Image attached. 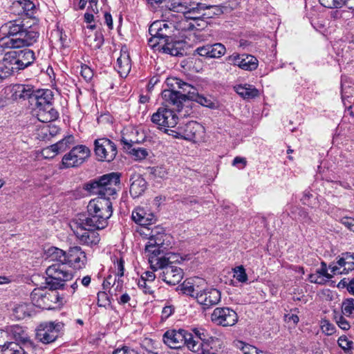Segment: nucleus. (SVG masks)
Wrapping results in <instances>:
<instances>
[{
	"mask_svg": "<svg viewBox=\"0 0 354 354\" xmlns=\"http://www.w3.org/2000/svg\"><path fill=\"white\" fill-rule=\"evenodd\" d=\"M120 183V175L110 173L89 181L85 185V189L98 196L89 201L87 205L88 216H83L79 219L90 227L104 229L107 226L108 219L113 213L111 197L116 194L115 187Z\"/></svg>",
	"mask_w": 354,
	"mask_h": 354,
	"instance_id": "f257e3e1",
	"label": "nucleus"
},
{
	"mask_svg": "<svg viewBox=\"0 0 354 354\" xmlns=\"http://www.w3.org/2000/svg\"><path fill=\"white\" fill-rule=\"evenodd\" d=\"M1 29L7 37L0 39V66L6 59V48H20L35 44L39 32L30 26H26L21 20H14L5 24Z\"/></svg>",
	"mask_w": 354,
	"mask_h": 354,
	"instance_id": "f03ea898",
	"label": "nucleus"
},
{
	"mask_svg": "<svg viewBox=\"0 0 354 354\" xmlns=\"http://www.w3.org/2000/svg\"><path fill=\"white\" fill-rule=\"evenodd\" d=\"M167 84L170 88L162 92V99L169 104L175 106L178 112L181 111L183 104L187 100L195 101L207 107L212 104L209 99L198 94L196 88L179 78H167Z\"/></svg>",
	"mask_w": 354,
	"mask_h": 354,
	"instance_id": "7ed1b4c3",
	"label": "nucleus"
},
{
	"mask_svg": "<svg viewBox=\"0 0 354 354\" xmlns=\"http://www.w3.org/2000/svg\"><path fill=\"white\" fill-rule=\"evenodd\" d=\"M46 260L53 263L46 270V284L50 289L64 288L65 282L72 279L73 274L67 269V252L56 247H50L46 250Z\"/></svg>",
	"mask_w": 354,
	"mask_h": 354,
	"instance_id": "20e7f679",
	"label": "nucleus"
},
{
	"mask_svg": "<svg viewBox=\"0 0 354 354\" xmlns=\"http://www.w3.org/2000/svg\"><path fill=\"white\" fill-rule=\"evenodd\" d=\"M140 234L149 236L145 245V252L149 253V256H159L171 247L173 238L170 234L165 233L162 227L156 226L151 230L149 234L145 232H140Z\"/></svg>",
	"mask_w": 354,
	"mask_h": 354,
	"instance_id": "39448f33",
	"label": "nucleus"
},
{
	"mask_svg": "<svg viewBox=\"0 0 354 354\" xmlns=\"http://www.w3.org/2000/svg\"><path fill=\"white\" fill-rule=\"evenodd\" d=\"M176 26L172 22L156 21L149 28L151 37L148 39L149 45L155 48L162 41L170 39L174 35Z\"/></svg>",
	"mask_w": 354,
	"mask_h": 354,
	"instance_id": "423d86ee",
	"label": "nucleus"
},
{
	"mask_svg": "<svg viewBox=\"0 0 354 354\" xmlns=\"http://www.w3.org/2000/svg\"><path fill=\"white\" fill-rule=\"evenodd\" d=\"M64 326L57 321L41 323L36 329V338L43 344L52 343L57 339Z\"/></svg>",
	"mask_w": 354,
	"mask_h": 354,
	"instance_id": "0eeeda50",
	"label": "nucleus"
},
{
	"mask_svg": "<svg viewBox=\"0 0 354 354\" xmlns=\"http://www.w3.org/2000/svg\"><path fill=\"white\" fill-rule=\"evenodd\" d=\"M94 152L98 161L111 162L118 154V148L110 139L101 138L94 141Z\"/></svg>",
	"mask_w": 354,
	"mask_h": 354,
	"instance_id": "6e6552de",
	"label": "nucleus"
},
{
	"mask_svg": "<svg viewBox=\"0 0 354 354\" xmlns=\"http://www.w3.org/2000/svg\"><path fill=\"white\" fill-rule=\"evenodd\" d=\"M90 155L91 151L86 146L80 145L73 147L68 153L63 156L61 168L77 167L82 165Z\"/></svg>",
	"mask_w": 354,
	"mask_h": 354,
	"instance_id": "1a4fd4ad",
	"label": "nucleus"
},
{
	"mask_svg": "<svg viewBox=\"0 0 354 354\" xmlns=\"http://www.w3.org/2000/svg\"><path fill=\"white\" fill-rule=\"evenodd\" d=\"M15 342H7L2 346V354H29V351L33 348V343L26 334H15Z\"/></svg>",
	"mask_w": 354,
	"mask_h": 354,
	"instance_id": "9d476101",
	"label": "nucleus"
},
{
	"mask_svg": "<svg viewBox=\"0 0 354 354\" xmlns=\"http://www.w3.org/2000/svg\"><path fill=\"white\" fill-rule=\"evenodd\" d=\"M165 106L158 109L157 111L151 115V122L158 126V129H164L168 132L166 128H173L178 124V117L173 110Z\"/></svg>",
	"mask_w": 354,
	"mask_h": 354,
	"instance_id": "9b49d317",
	"label": "nucleus"
},
{
	"mask_svg": "<svg viewBox=\"0 0 354 354\" xmlns=\"http://www.w3.org/2000/svg\"><path fill=\"white\" fill-rule=\"evenodd\" d=\"M84 221L77 219L75 222L76 229L74 233L80 242L88 246L96 245L100 241L99 234L95 231L97 227H90L84 223Z\"/></svg>",
	"mask_w": 354,
	"mask_h": 354,
	"instance_id": "f8f14e48",
	"label": "nucleus"
},
{
	"mask_svg": "<svg viewBox=\"0 0 354 354\" xmlns=\"http://www.w3.org/2000/svg\"><path fill=\"white\" fill-rule=\"evenodd\" d=\"M212 321L222 326H232L238 322L236 313L227 307L216 308L212 315Z\"/></svg>",
	"mask_w": 354,
	"mask_h": 354,
	"instance_id": "ddd939ff",
	"label": "nucleus"
},
{
	"mask_svg": "<svg viewBox=\"0 0 354 354\" xmlns=\"http://www.w3.org/2000/svg\"><path fill=\"white\" fill-rule=\"evenodd\" d=\"M336 263L332 262L328 268L333 274H347L354 270V253L346 252L337 258Z\"/></svg>",
	"mask_w": 354,
	"mask_h": 354,
	"instance_id": "4468645a",
	"label": "nucleus"
},
{
	"mask_svg": "<svg viewBox=\"0 0 354 354\" xmlns=\"http://www.w3.org/2000/svg\"><path fill=\"white\" fill-rule=\"evenodd\" d=\"M151 268L154 269V270L160 269L162 272L160 277H161L162 281L166 283L171 286L178 284L183 277L184 272L183 269L177 266H151Z\"/></svg>",
	"mask_w": 354,
	"mask_h": 354,
	"instance_id": "2eb2a0df",
	"label": "nucleus"
},
{
	"mask_svg": "<svg viewBox=\"0 0 354 354\" xmlns=\"http://www.w3.org/2000/svg\"><path fill=\"white\" fill-rule=\"evenodd\" d=\"M221 292L216 288H206L200 290V292L196 295L197 302L203 306L204 309L216 305L221 301Z\"/></svg>",
	"mask_w": 354,
	"mask_h": 354,
	"instance_id": "dca6fc26",
	"label": "nucleus"
},
{
	"mask_svg": "<svg viewBox=\"0 0 354 354\" xmlns=\"http://www.w3.org/2000/svg\"><path fill=\"white\" fill-rule=\"evenodd\" d=\"M204 8V3L187 1L186 0H174L169 9L176 12H183L188 16L200 14V9Z\"/></svg>",
	"mask_w": 354,
	"mask_h": 354,
	"instance_id": "f3484780",
	"label": "nucleus"
},
{
	"mask_svg": "<svg viewBox=\"0 0 354 354\" xmlns=\"http://www.w3.org/2000/svg\"><path fill=\"white\" fill-rule=\"evenodd\" d=\"M204 133L203 127L197 122L190 121L180 127L178 133L185 140L197 142Z\"/></svg>",
	"mask_w": 354,
	"mask_h": 354,
	"instance_id": "a211bd4d",
	"label": "nucleus"
},
{
	"mask_svg": "<svg viewBox=\"0 0 354 354\" xmlns=\"http://www.w3.org/2000/svg\"><path fill=\"white\" fill-rule=\"evenodd\" d=\"M52 295L46 289L35 288L30 294L32 306L41 309H50L53 305Z\"/></svg>",
	"mask_w": 354,
	"mask_h": 354,
	"instance_id": "6ab92c4d",
	"label": "nucleus"
},
{
	"mask_svg": "<svg viewBox=\"0 0 354 354\" xmlns=\"http://www.w3.org/2000/svg\"><path fill=\"white\" fill-rule=\"evenodd\" d=\"M131 218L135 223L141 227H145L148 231L149 230L148 226L155 223L157 219L153 213L140 207H136L132 212Z\"/></svg>",
	"mask_w": 354,
	"mask_h": 354,
	"instance_id": "aec40b11",
	"label": "nucleus"
},
{
	"mask_svg": "<svg viewBox=\"0 0 354 354\" xmlns=\"http://www.w3.org/2000/svg\"><path fill=\"white\" fill-rule=\"evenodd\" d=\"M154 49L172 56L183 55L185 51L184 43L180 40H174L172 37L162 41Z\"/></svg>",
	"mask_w": 354,
	"mask_h": 354,
	"instance_id": "412c9836",
	"label": "nucleus"
},
{
	"mask_svg": "<svg viewBox=\"0 0 354 354\" xmlns=\"http://www.w3.org/2000/svg\"><path fill=\"white\" fill-rule=\"evenodd\" d=\"M185 334L186 330L184 329L169 330L164 333L162 340L171 348H180L183 346Z\"/></svg>",
	"mask_w": 354,
	"mask_h": 354,
	"instance_id": "4be33fe9",
	"label": "nucleus"
},
{
	"mask_svg": "<svg viewBox=\"0 0 354 354\" xmlns=\"http://www.w3.org/2000/svg\"><path fill=\"white\" fill-rule=\"evenodd\" d=\"M5 56L6 59L3 60L2 66H0V72L5 74V78H6L13 73L18 71L19 66L17 50L7 51Z\"/></svg>",
	"mask_w": 354,
	"mask_h": 354,
	"instance_id": "5701e85b",
	"label": "nucleus"
},
{
	"mask_svg": "<svg viewBox=\"0 0 354 354\" xmlns=\"http://www.w3.org/2000/svg\"><path fill=\"white\" fill-rule=\"evenodd\" d=\"M195 51L200 56L207 58H219L225 55L226 48L223 44L215 43L214 44H207L199 46Z\"/></svg>",
	"mask_w": 354,
	"mask_h": 354,
	"instance_id": "b1692460",
	"label": "nucleus"
},
{
	"mask_svg": "<svg viewBox=\"0 0 354 354\" xmlns=\"http://www.w3.org/2000/svg\"><path fill=\"white\" fill-rule=\"evenodd\" d=\"M67 266L75 269L82 268L86 263V257L80 247L71 248L67 252Z\"/></svg>",
	"mask_w": 354,
	"mask_h": 354,
	"instance_id": "393cba45",
	"label": "nucleus"
},
{
	"mask_svg": "<svg viewBox=\"0 0 354 354\" xmlns=\"http://www.w3.org/2000/svg\"><path fill=\"white\" fill-rule=\"evenodd\" d=\"M54 95L50 89H41L35 91L32 96L30 104L35 106V109L53 104Z\"/></svg>",
	"mask_w": 354,
	"mask_h": 354,
	"instance_id": "a878e982",
	"label": "nucleus"
},
{
	"mask_svg": "<svg viewBox=\"0 0 354 354\" xmlns=\"http://www.w3.org/2000/svg\"><path fill=\"white\" fill-rule=\"evenodd\" d=\"M130 194L136 198L141 196L147 189V182L139 174L133 173L130 177Z\"/></svg>",
	"mask_w": 354,
	"mask_h": 354,
	"instance_id": "bb28decb",
	"label": "nucleus"
},
{
	"mask_svg": "<svg viewBox=\"0 0 354 354\" xmlns=\"http://www.w3.org/2000/svg\"><path fill=\"white\" fill-rule=\"evenodd\" d=\"M37 119L44 123L56 120L59 118L58 111L53 107V104L35 109Z\"/></svg>",
	"mask_w": 354,
	"mask_h": 354,
	"instance_id": "cd10ccee",
	"label": "nucleus"
},
{
	"mask_svg": "<svg viewBox=\"0 0 354 354\" xmlns=\"http://www.w3.org/2000/svg\"><path fill=\"white\" fill-rule=\"evenodd\" d=\"M131 68L129 53L125 48L120 50V55L117 59L115 68L121 76H127Z\"/></svg>",
	"mask_w": 354,
	"mask_h": 354,
	"instance_id": "c85d7f7f",
	"label": "nucleus"
},
{
	"mask_svg": "<svg viewBox=\"0 0 354 354\" xmlns=\"http://www.w3.org/2000/svg\"><path fill=\"white\" fill-rule=\"evenodd\" d=\"M165 255L159 257L158 256L149 255V262L151 266H176V262L178 261V256L175 253L166 252Z\"/></svg>",
	"mask_w": 354,
	"mask_h": 354,
	"instance_id": "c756f323",
	"label": "nucleus"
},
{
	"mask_svg": "<svg viewBox=\"0 0 354 354\" xmlns=\"http://www.w3.org/2000/svg\"><path fill=\"white\" fill-rule=\"evenodd\" d=\"M12 90V96L15 100L28 99L30 102H31L32 96L35 92L32 86L25 84H16L13 86Z\"/></svg>",
	"mask_w": 354,
	"mask_h": 354,
	"instance_id": "7c9ffc66",
	"label": "nucleus"
},
{
	"mask_svg": "<svg viewBox=\"0 0 354 354\" xmlns=\"http://www.w3.org/2000/svg\"><path fill=\"white\" fill-rule=\"evenodd\" d=\"M234 90L245 100L254 99L259 95V91L251 84H239L234 86Z\"/></svg>",
	"mask_w": 354,
	"mask_h": 354,
	"instance_id": "2f4dec72",
	"label": "nucleus"
},
{
	"mask_svg": "<svg viewBox=\"0 0 354 354\" xmlns=\"http://www.w3.org/2000/svg\"><path fill=\"white\" fill-rule=\"evenodd\" d=\"M17 52L19 70L24 69L33 63L35 57L32 50L25 48L24 50H17Z\"/></svg>",
	"mask_w": 354,
	"mask_h": 354,
	"instance_id": "473e14b6",
	"label": "nucleus"
},
{
	"mask_svg": "<svg viewBox=\"0 0 354 354\" xmlns=\"http://www.w3.org/2000/svg\"><path fill=\"white\" fill-rule=\"evenodd\" d=\"M85 44L91 49L97 50L104 44V36L101 32H86Z\"/></svg>",
	"mask_w": 354,
	"mask_h": 354,
	"instance_id": "72a5a7b5",
	"label": "nucleus"
},
{
	"mask_svg": "<svg viewBox=\"0 0 354 354\" xmlns=\"http://www.w3.org/2000/svg\"><path fill=\"white\" fill-rule=\"evenodd\" d=\"M183 345H186L187 348L194 353L202 352L203 348L207 347V345L196 339V337H194V334L189 333L187 330Z\"/></svg>",
	"mask_w": 354,
	"mask_h": 354,
	"instance_id": "f704fd0d",
	"label": "nucleus"
},
{
	"mask_svg": "<svg viewBox=\"0 0 354 354\" xmlns=\"http://www.w3.org/2000/svg\"><path fill=\"white\" fill-rule=\"evenodd\" d=\"M180 290L183 294L196 299V295L200 292L201 288L195 284L194 279H187L179 286Z\"/></svg>",
	"mask_w": 354,
	"mask_h": 354,
	"instance_id": "c9c22d12",
	"label": "nucleus"
},
{
	"mask_svg": "<svg viewBox=\"0 0 354 354\" xmlns=\"http://www.w3.org/2000/svg\"><path fill=\"white\" fill-rule=\"evenodd\" d=\"M32 312V306L30 304L23 303L17 305L13 309V316L17 319H24L30 317Z\"/></svg>",
	"mask_w": 354,
	"mask_h": 354,
	"instance_id": "e433bc0d",
	"label": "nucleus"
},
{
	"mask_svg": "<svg viewBox=\"0 0 354 354\" xmlns=\"http://www.w3.org/2000/svg\"><path fill=\"white\" fill-rule=\"evenodd\" d=\"M15 7L21 8V13L28 17H32L34 15L35 6L30 0H19L14 3Z\"/></svg>",
	"mask_w": 354,
	"mask_h": 354,
	"instance_id": "4c0bfd02",
	"label": "nucleus"
},
{
	"mask_svg": "<svg viewBox=\"0 0 354 354\" xmlns=\"http://www.w3.org/2000/svg\"><path fill=\"white\" fill-rule=\"evenodd\" d=\"M241 61L240 68L243 70L252 71L258 66L257 59L251 55L243 54Z\"/></svg>",
	"mask_w": 354,
	"mask_h": 354,
	"instance_id": "58836bf2",
	"label": "nucleus"
},
{
	"mask_svg": "<svg viewBox=\"0 0 354 354\" xmlns=\"http://www.w3.org/2000/svg\"><path fill=\"white\" fill-rule=\"evenodd\" d=\"M194 334V337H196V339L203 342L207 346H208V343L209 339H212V337L209 335L207 330L203 328H192V333Z\"/></svg>",
	"mask_w": 354,
	"mask_h": 354,
	"instance_id": "ea45409f",
	"label": "nucleus"
},
{
	"mask_svg": "<svg viewBox=\"0 0 354 354\" xmlns=\"http://www.w3.org/2000/svg\"><path fill=\"white\" fill-rule=\"evenodd\" d=\"M354 94V88L347 84L343 77L341 80V97L344 105L346 106V100Z\"/></svg>",
	"mask_w": 354,
	"mask_h": 354,
	"instance_id": "a19ab883",
	"label": "nucleus"
},
{
	"mask_svg": "<svg viewBox=\"0 0 354 354\" xmlns=\"http://www.w3.org/2000/svg\"><path fill=\"white\" fill-rule=\"evenodd\" d=\"M205 10H207V12L203 13V17L205 19L212 18L215 15H220L223 13V8L218 6H206L204 4V8L200 9V12Z\"/></svg>",
	"mask_w": 354,
	"mask_h": 354,
	"instance_id": "79ce46f5",
	"label": "nucleus"
},
{
	"mask_svg": "<svg viewBox=\"0 0 354 354\" xmlns=\"http://www.w3.org/2000/svg\"><path fill=\"white\" fill-rule=\"evenodd\" d=\"M342 313L348 317H354V299H346L342 302Z\"/></svg>",
	"mask_w": 354,
	"mask_h": 354,
	"instance_id": "37998d69",
	"label": "nucleus"
},
{
	"mask_svg": "<svg viewBox=\"0 0 354 354\" xmlns=\"http://www.w3.org/2000/svg\"><path fill=\"white\" fill-rule=\"evenodd\" d=\"M320 4L327 8H340L345 5V0H319Z\"/></svg>",
	"mask_w": 354,
	"mask_h": 354,
	"instance_id": "c03bdc74",
	"label": "nucleus"
},
{
	"mask_svg": "<svg viewBox=\"0 0 354 354\" xmlns=\"http://www.w3.org/2000/svg\"><path fill=\"white\" fill-rule=\"evenodd\" d=\"M234 277L239 282L245 283L248 281V275L243 266H239L234 268Z\"/></svg>",
	"mask_w": 354,
	"mask_h": 354,
	"instance_id": "a18cd8bd",
	"label": "nucleus"
},
{
	"mask_svg": "<svg viewBox=\"0 0 354 354\" xmlns=\"http://www.w3.org/2000/svg\"><path fill=\"white\" fill-rule=\"evenodd\" d=\"M337 343L346 353H349L353 349V342L346 336L339 337Z\"/></svg>",
	"mask_w": 354,
	"mask_h": 354,
	"instance_id": "49530a36",
	"label": "nucleus"
},
{
	"mask_svg": "<svg viewBox=\"0 0 354 354\" xmlns=\"http://www.w3.org/2000/svg\"><path fill=\"white\" fill-rule=\"evenodd\" d=\"M68 146L65 145L62 140L57 142V143L50 145L49 147H48L46 151H50L53 153V156L56 155L57 153L59 152H62L66 151L68 149Z\"/></svg>",
	"mask_w": 354,
	"mask_h": 354,
	"instance_id": "de8ad7c7",
	"label": "nucleus"
},
{
	"mask_svg": "<svg viewBox=\"0 0 354 354\" xmlns=\"http://www.w3.org/2000/svg\"><path fill=\"white\" fill-rule=\"evenodd\" d=\"M186 17L192 19L193 23L195 24L196 26L195 29H203L207 26V22L204 20L205 18L203 17V14L199 16L189 15Z\"/></svg>",
	"mask_w": 354,
	"mask_h": 354,
	"instance_id": "09e8293b",
	"label": "nucleus"
},
{
	"mask_svg": "<svg viewBox=\"0 0 354 354\" xmlns=\"http://www.w3.org/2000/svg\"><path fill=\"white\" fill-rule=\"evenodd\" d=\"M151 283H148L144 278H140L138 279V286L145 294L151 295L154 291L151 286Z\"/></svg>",
	"mask_w": 354,
	"mask_h": 354,
	"instance_id": "8fccbe9b",
	"label": "nucleus"
},
{
	"mask_svg": "<svg viewBox=\"0 0 354 354\" xmlns=\"http://www.w3.org/2000/svg\"><path fill=\"white\" fill-rule=\"evenodd\" d=\"M239 343L241 345V349L244 354H260L262 353V351L252 345L245 344L243 342H240Z\"/></svg>",
	"mask_w": 354,
	"mask_h": 354,
	"instance_id": "3c124183",
	"label": "nucleus"
},
{
	"mask_svg": "<svg viewBox=\"0 0 354 354\" xmlns=\"http://www.w3.org/2000/svg\"><path fill=\"white\" fill-rule=\"evenodd\" d=\"M97 304L100 307H106L111 304L109 297L105 292L97 293Z\"/></svg>",
	"mask_w": 354,
	"mask_h": 354,
	"instance_id": "603ef678",
	"label": "nucleus"
},
{
	"mask_svg": "<svg viewBox=\"0 0 354 354\" xmlns=\"http://www.w3.org/2000/svg\"><path fill=\"white\" fill-rule=\"evenodd\" d=\"M335 319L338 326L342 330H347L351 328L349 322L342 315H336Z\"/></svg>",
	"mask_w": 354,
	"mask_h": 354,
	"instance_id": "864d4df0",
	"label": "nucleus"
},
{
	"mask_svg": "<svg viewBox=\"0 0 354 354\" xmlns=\"http://www.w3.org/2000/svg\"><path fill=\"white\" fill-rule=\"evenodd\" d=\"M131 155L133 156L136 160H143L148 156V152L143 148H134L131 150Z\"/></svg>",
	"mask_w": 354,
	"mask_h": 354,
	"instance_id": "5fc2aeb1",
	"label": "nucleus"
},
{
	"mask_svg": "<svg viewBox=\"0 0 354 354\" xmlns=\"http://www.w3.org/2000/svg\"><path fill=\"white\" fill-rule=\"evenodd\" d=\"M80 73L86 82L90 81L93 76L92 69L86 65L82 66Z\"/></svg>",
	"mask_w": 354,
	"mask_h": 354,
	"instance_id": "6e6d98bb",
	"label": "nucleus"
},
{
	"mask_svg": "<svg viewBox=\"0 0 354 354\" xmlns=\"http://www.w3.org/2000/svg\"><path fill=\"white\" fill-rule=\"evenodd\" d=\"M178 29L181 30H193L196 28V24L193 21H189L187 19L183 20L178 24Z\"/></svg>",
	"mask_w": 354,
	"mask_h": 354,
	"instance_id": "4d7b16f0",
	"label": "nucleus"
},
{
	"mask_svg": "<svg viewBox=\"0 0 354 354\" xmlns=\"http://www.w3.org/2000/svg\"><path fill=\"white\" fill-rule=\"evenodd\" d=\"M115 268L117 270L116 275L118 277H121L124 275V261L121 257L119 259H117L116 261H114Z\"/></svg>",
	"mask_w": 354,
	"mask_h": 354,
	"instance_id": "13d9d810",
	"label": "nucleus"
},
{
	"mask_svg": "<svg viewBox=\"0 0 354 354\" xmlns=\"http://www.w3.org/2000/svg\"><path fill=\"white\" fill-rule=\"evenodd\" d=\"M322 330L327 335H331L335 333V327L333 324L324 321L322 325Z\"/></svg>",
	"mask_w": 354,
	"mask_h": 354,
	"instance_id": "bf43d9fd",
	"label": "nucleus"
},
{
	"mask_svg": "<svg viewBox=\"0 0 354 354\" xmlns=\"http://www.w3.org/2000/svg\"><path fill=\"white\" fill-rule=\"evenodd\" d=\"M242 57H243V54L240 55L238 53H233L232 55L228 57L227 60L232 64H233L234 66H237L240 68L241 64L242 62L241 61Z\"/></svg>",
	"mask_w": 354,
	"mask_h": 354,
	"instance_id": "052dcab7",
	"label": "nucleus"
},
{
	"mask_svg": "<svg viewBox=\"0 0 354 354\" xmlns=\"http://www.w3.org/2000/svg\"><path fill=\"white\" fill-rule=\"evenodd\" d=\"M309 281L311 283L323 284L326 280L316 272L315 274H311L309 275Z\"/></svg>",
	"mask_w": 354,
	"mask_h": 354,
	"instance_id": "680f3d73",
	"label": "nucleus"
},
{
	"mask_svg": "<svg viewBox=\"0 0 354 354\" xmlns=\"http://www.w3.org/2000/svg\"><path fill=\"white\" fill-rule=\"evenodd\" d=\"M113 354H138V353L133 348L128 346H123L121 348L116 349Z\"/></svg>",
	"mask_w": 354,
	"mask_h": 354,
	"instance_id": "e2e57ef3",
	"label": "nucleus"
},
{
	"mask_svg": "<svg viewBox=\"0 0 354 354\" xmlns=\"http://www.w3.org/2000/svg\"><path fill=\"white\" fill-rule=\"evenodd\" d=\"M317 273L322 277H326L327 279L332 278V275L327 272L326 265L324 262L322 263V268L317 270Z\"/></svg>",
	"mask_w": 354,
	"mask_h": 354,
	"instance_id": "0e129e2a",
	"label": "nucleus"
},
{
	"mask_svg": "<svg viewBox=\"0 0 354 354\" xmlns=\"http://www.w3.org/2000/svg\"><path fill=\"white\" fill-rule=\"evenodd\" d=\"M154 271V269H153V271H147L142 274L140 278H144V279H146L148 283H152L156 279Z\"/></svg>",
	"mask_w": 354,
	"mask_h": 354,
	"instance_id": "69168bd1",
	"label": "nucleus"
},
{
	"mask_svg": "<svg viewBox=\"0 0 354 354\" xmlns=\"http://www.w3.org/2000/svg\"><path fill=\"white\" fill-rule=\"evenodd\" d=\"M174 312V308L172 306H166L162 310V317L167 319Z\"/></svg>",
	"mask_w": 354,
	"mask_h": 354,
	"instance_id": "338daca9",
	"label": "nucleus"
},
{
	"mask_svg": "<svg viewBox=\"0 0 354 354\" xmlns=\"http://www.w3.org/2000/svg\"><path fill=\"white\" fill-rule=\"evenodd\" d=\"M241 164V169L244 168L247 165V160L245 158L236 156L234 158L232 162L233 166H238V165Z\"/></svg>",
	"mask_w": 354,
	"mask_h": 354,
	"instance_id": "774afa93",
	"label": "nucleus"
}]
</instances>
